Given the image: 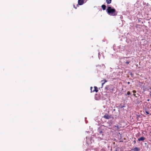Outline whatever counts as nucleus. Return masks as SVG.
I'll use <instances>...</instances> for the list:
<instances>
[{
  "label": "nucleus",
  "mask_w": 151,
  "mask_h": 151,
  "mask_svg": "<svg viewBox=\"0 0 151 151\" xmlns=\"http://www.w3.org/2000/svg\"><path fill=\"white\" fill-rule=\"evenodd\" d=\"M92 87H91V92H92V90H91V89L92 88Z\"/></svg>",
  "instance_id": "nucleus-15"
},
{
  "label": "nucleus",
  "mask_w": 151,
  "mask_h": 151,
  "mask_svg": "<svg viewBox=\"0 0 151 151\" xmlns=\"http://www.w3.org/2000/svg\"><path fill=\"white\" fill-rule=\"evenodd\" d=\"M77 6H78V4H77Z\"/></svg>",
  "instance_id": "nucleus-19"
},
{
  "label": "nucleus",
  "mask_w": 151,
  "mask_h": 151,
  "mask_svg": "<svg viewBox=\"0 0 151 151\" xmlns=\"http://www.w3.org/2000/svg\"><path fill=\"white\" fill-rule=\"evenodd\" d=\"M131 94L130 93L129 91H128L127 93V95H130Z\"/></svg>",
  "instance_id": "nucleus-11"
},
{
  "label": "nucleus",
  "mask_w": 151,
  "mask_h": 151,
  "mask_svg": "<svg viewBox=\"0 0 151 151\" xmlns=\"http://www.w3.org/2000/svg\"><path fill=\"white\" fill-rule=\"evenodd\" d=\"M145 112L147 114H149V113L147 111H145Z\"/></svg>",
  "instance_id": "nucleus-13"
},
{
  "label": "nucleus",
  "mask_w": 151,
  "mask_h": 151,
  "mask_svg": "<svg viewBox=\"0 0 151 151\" xmlns=\"http://www.w3.org/2000/svg\"><path fill=\"white\" fill-rule=\"evenodd\" d=\"M73 6H74V7L76 9H77L76 7H75V5H73Z\"/></svg>",
  "instance_id": "nucleus-14"
},
{
  "label": "nucleus",
  "mask_w": 151,
  "mask_h": 151,
  "mask_svg": "<svg viewBox=\"0 0 151 151\" xmlns=\"http://www.w3.org/2000/svg\"><path fill=\"white\" fill-rule=\"evenodd\" d=\"M136 141L134 140V143H136Z\"/></svg>",
  "instance_id": "nucleus-16"
},
{
  "label": "nucleus",
  "mask_w": 151,
  "mask_h": 151,
  "mask_svg": "<svg viewBox=\"0 0 151 151\" xmlns=\"http://www.w3.org/2000/svg\"><path fill=\"white\" fill-rule=\"evenodd\" d=\"M132 92L134 93H136V91L135 90L133 91ZM133 95H134V96H136V95L134 93Z\"/></svg>",
  "instance_id": "nucleus-10"
},
{
  "label": "nucleus",
  "mask_w": 151,
  "mask_h": 151,
  "mask_svg": "<svg viewBox=\"0 0 151 151\" xmlns=\"http://www.w3.org/2000/svg\"><path fill=\"white\" fill-rule=\"evenodd\" d=\"M106 11L109 15L111 16H116L117 15V12L115 9L110 6L107 7Z\"/></svg>",
  "instance_id": "nucleus-1"
},
{
  "label": "nucleus",
  "mask_w": 151,
  "mask_h": 151,
  "mask_svg": "<svg viewBox=\"0 0 151 151\" xmlns=\"http://www.w3.org/2000/svg\"><path fill=\"white\" fill-rule=\"evenodd\" d=\"M101 8L103 10H105L106 9V6L105 5H102L101 6Z\"/></svg>",
  "instance_id": "nucleus-7"
},
{
  "label": "nucleus",
  "mask_w": 151,
  "mask_h": 151,
  "mask_svg": "<svg viewBox=\"0 0 151 151\" xmlns=\"http://www.w3.org/2000/svg\"><path fill=\"white\" fill-rule=\"evenodd\" d=\"M126 63L127 64H129V62L128 61H127L126 62Z\"/></svg>",
  "instance_id": "nucleus-12"
},
{
  "label": "nucleus",
  "mask_w": 151,
  "mask_h": 151,
  "mask_svg": "<svg viewBox=\"0 0 151 151\" xmlns=\"http://www.w3.org/2000/svg\"><path fill=\"white\" fill-rule=\"evenodd\" d=\"M104 117L106 119H109L110 117L108 115H105L104 116Z\"/></svg>",
  "instance_id": "nucleus-5"
},
{
  "label": "nucleus",
  "mask_w": 151,
  "mask_h": 151,
  "mask_svg": "<svg viewBox=\"0 0 151 151\" xmlns=\"http://www.w3.org/2000/svg\"><path fill=\"white\" fill-rule=\"evenodd\" d=\"M84 0H78V4L80 5H82L84 3Z\"/></svg>",
  "instance_id": "nucleus-2"
},
{
  "label": "nucleus",
  "mask_w": 151,
  "mask_h": 151,
  "mask_svg": "<svg viewBox=\"0 0 151 151\" xmlns=\"http://www.w3.org/2000/svg\"><path fill=\"white\" fill-rule=\"evenodd\" d=\"M134 151H139V149L137 147L134 148L133 150Z\"/></svg>",
  "instance_id": "nucleus-9"
},
{
  "label": "nucleus",
  "mask_w": 151,
  "mask_h": 151,
  "mask_svg": "<svg viewBox=\"0 0 151 151\" xmlns=\"http://www.w3.org/2000/svg\"><path fill=\"white\" fill-rule=\"evenodd\" d=\"M94 90L93 91V92L96 91V92H97L98 91V88L96 86H94Z\"/></svg>",
  "instance_id": "nucleus-6"
},
{
  "label": "nucleus",
  "mask_w": 151,
  "mask_h": 151,
  "mask_svg": "<svg viewBox=\"0 0 151 151\" xmlns=\"http://www.w3.org/2000/svg\"><path fill=\"white\" fill-rule=\"evenodd\" d=\"M145 139V138L143 137H141L140 138H138V139L139 141H143Z\"/></svg>",
  "instance_id": "nucleus-3"
},
{
  "label": "nucleus",
  "mask_w": 151,
  "mask_h": 151,
  "mask_svg": "<svg viewBox=\"0 0 151 151\" xmlns=\"http://www.w3.org/2000/svg\"><path fill=\"white\" fill-rule=\"evenodd\" d=\"M107 81L106 79L101 81V82H102V88L103 86V85Z\"/></svg>",
  "instance_id": "nucleus-4"
},
{
  "label": "nucleus",
  "mask_w": 151,
  "mask_h": 151,
  "mask_svg": "<svg viewBox=\"0 0 151 151\" xmlns=\"http://www.w3.org/2000/svg\"><path fill=\"white\" fill-rule=\"evenodd\" d=\"M129 83H130L129 82H128V84H129Z\"/></svg>",
  "instance_id": "nucleus-18"
},
{
  "label": "nucleus",
  "mask_w": 151,
  "mask_h": 151,
  "mask_svg": "<svg viewBox=\"0 0 151 151\" xmlns=\"http://www.w3.org/2000/svg\"><path fill=\"white\" fill-rule=\"evenodd\" d=\"M112 0H106V2L107 4H109L111 3Z\"/></svg>",
  "instance_id": "nucleus-8"
},
{
  "label": "nucleus",
  "mask_w": 151,
  "mask_h": 151,
  "mask_svg": "<svg viewBox=\"0 0 151 151\" xmlns=\"http://www.w3.org/2000/svg\"><path fill=\"white\" fill-rule=\"evenodd\" d=\"M150 95L151 96V92H150Z\"/></svg>",
  "instance_id": "nucleus-17"
}]
</instances>
